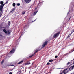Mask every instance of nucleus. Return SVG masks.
<instances>
[{
  "mask_svg": "<svg viewBox=\"0 0 74 74\" xmlns=\"http://www.w3.org/2000/svg\"><path fill=\"white\" fill-rule=\"evenodd\" d=\"M69 69V67H67V68L66 69H62V72H61V73L60 74H64V72H65L67 70H68V69Z\"/></svg>",
  "mask_w": 74,
  "mask_h": 74,
  "instance_id": "1",
  "label": "nucleus"
},
{
  "mask_svg": "<svg viewBox=\"0 0 74 74\" xmlns=\"http://www.w3.org/2000/svg\"><path fill=\"white\" fill-rule=\"evenodd\" d=\"M15 49H13L11 51L10 53H9L8 55H10L11 54V53H14L15 52Z\"/></svg>",
  "mask_w": 74,
  "mask_h": 74,
  "instance_id": "2",
  "label": "nucleus"
},
{
  "mask_svg": "<svg viewBox=\"0 0 74 74\" xmlns=\"http://www.w3.org/2000/svg\"><path fill=\"white\" fill-rule=\"evenodd\" d=\"M60 33V32H58L57 33H56V34H55L53 36L54 38H55L56 37H58V36H59V34Z\"/></svg>",
  "mask_w": 74,
  "mask_h": 74,
  "instance_id": "3",
  "label": "nucleus"
},
{
  "mask_svg": "<svg viewBox=\"0 0 74 74\" xmlns=\"http://www.w3.org/2000/svg\"><path fill=\"white\" fill-rule=\"evenodd\" d=\"M74 59H73L71 61V62H68L67 64V65H69V64H71V63H72V64H74Z\"/></svg>",
  "mask_w": 74,
  "mask_h": 74,
  "instance_id": "4",
  "label": "nucleus"
},
{
  "mask_svg": "<svg viewBox=\"0 0 74 74\" xmlns=\"http://www.w3.org/2000/svg\"><path fill=\"white\" fill-rule=\"evenodd\" d=\"M47 42H48V41H46L44 43L42 46V47H43V48H44V47H45V45H47Z\"/></svg>",
  "mask_w": 74,
  "mask_h": 74,
  "instance_id": "5",
  "label": "nucleus"
},
{
  "mask_svg": "<svg viewBox=\"0 0 74 74\" xmlns=\"http://www.w3.org/2000/svg\"><path fill=\"white\" fill-rule=\"evenodd\" d=\"M0 10L1 11L0 15V16H1V15H2V14H3V9L2 8H0Z\"/></svg>",
  "mask_w": 74,
  "mask_h": 74,
  "instance_id": "6",
  "label": "nucleus"
},
{
  "mask_svg": "<svg viewBox=\"0 0 74 74\" xmlns=\"http://www.w3.org/2000/svg\"><path fill=\"white\" fill-rule=\"evenodd\" d=\"M24 1H25V2L27 4L29 3L31 1V0H24Z\"/></svg>",
  "mask_w": 74,
  "mask_h": 74,
  "instance_id": "7",
  "label": "nucleus"
},
{
  "mask_svg": "<svg viewBox=\"0 0 74 74\" xmlns=\"http://www.w3.org/2000/svg\"><path fill=\"white\" fill-rule=\"evenodd\" d=\"M7 3L6 2L4 4H3V5H0V8H2V9L3 8V7H4V5L6 4H7Z\"/></svg>",
  "mask_w": 74,
  "mask_h": 74,
  "instance_id": "8",
  "label": "nucleus"
},
{
  "mask_svg": "<svg viewBox=\"0 0 74 74\" xmlns=\"http://www.w3.org/2000/svg\"><path fill=\"white\" fill-rule=\"evenodd\" d=\"M30 62H31V61L30 62V61H28L27 62V63H25V65H27V64H30Z\"/></svg>",
  "mask_w": 74,
  "mask_h": 74,
  "instance_id": "9",
  "label": "nucleus"
},
{
  "mask_svg": "<svg viewBox=\"0 0 74 74\" xmlns=\"http://www.w3.org/2000/svg\"><path fill=\"white\" fill-rule=\"evenodd\" d=\"M73 69H74V65L73 66L69 68V70H72Z\"/></svg>",
  "mask_w": 74,
  "mask_h": 74,
  "instance_id": "10",
  "label": "nucleus"
},
{
  "mask_svg": "<svg viewBox=\"0 0 74 74\" xmlns=\"http://www.w3.org/2000/svg\"><path fill=\"white\" fill-rule=\"evenodd\" d=\"M0 3L2 5H3V4H4V2L3 1H1L0 2Z\"/></svg>",
  "mask_w": 74,
  "mask_h": 74,
  "instance_id": "11",
  "label": "nucleus"
},
{
  "mask_svg": "<svg viewBox=\"0 0 74 74\" xmlns=\"http://www.w3.org/2000/svg\"><path fill=\"white\" fill-rule=\"evenodd\" d=\"M21 73V71L20 70L18 71V72H17V74H20Z\"/></svg>",
  "mask_w": 74,
  "mask_h": 74,
  "instance_id": "12",
  "label": "nucleus"
},
{
  "mask_svg": "<svg viewBox=\"0 0 74 74\" xmlns=\"http://www.w3.org/2000/svg\"><path fill=\"white\" fill-rule=\"evenodd\" d=\"M3 32H4V33H7V31L5 29H4L3 30Z\"/></svg>",
  "mask_w": 74,
  "mask_h": 74,
  "instance_id": "13",
  "label": "nucleus"
},
{
  "mask_svg": "<svg viewBox=\"0 0 74 74\" xmlns=\"http://www.w3.org/2000/svg\"><path fill=\"white\" fill-rule=\"evenodd\" d=\"M38 11H37L35 12H34V15H36V14H37V12Z\"/></svg>",
  "mask_w": 74,
  "mask_h": 74,
  "instance_id": "14",
  "label": "nucleus"
},
{
  "mask_svg": "<svg viewBox=\"0 0 74 74\" xmlns=\"http://www.w3.org/2000/svg\"><path fill=\"white\" fill-rule=\"evenodd\" d=\"M12 5H13V7H15V3H14Z\"/></svg>",
  "mask_w": 74,
  "mask_h": 74,
  "instance_id": "15",
  "label": "nucleus"
},
{
  "mask_svg": "<svg viewBox=\"0 0 74 74\" xmlns=\"http://www.w3.org/2000/svg\"><path fill=\"white\" fill-rule=\"evenodd\" d=\"M23 62V60L21 61L19 63H18V64H20V63H22V62Z\"/></svg>",
  "mask_w": 74,
  "mask_h": 74,
  "instance_id": "16",
  "label": "nucleus"
},
{
  "mask_svg": "<svg viewBox=\"0 0 74 74\" xmlns=\"http://www.w3.org/2000/svg\"><path fill=\"white\" fill-rule=\"evenodd\" d=\"M14 12V10H12L10 12L11 13H13Z\"/></svg>",
  "mask_w": 74,
  "mask_h": 74,
  "instance_id": "17",
  "label": "nucleus"
},
{
  "mask_svg": "<svg viewBox=\"0 0 74 74\" xmlns=\"http://www.w3.org/2000/svg\"><path fill=\"white\" fill-rule=\"evenodd\" d=\"M25 11H23L22 12V14L23 15H24L25 14Z\"/></svg>",
  "mask_w": 74,
  "mask_h": 74,
  "instance_id": "18",
  "label": "nucleus"
},
{
  "mask_svg": "<svg viewBox=\"0 0 74 74\" xmlns=\"http://www.w3.org/2000/svg\"><path fill=\"white\" fill-rule=\"evenodd\" d=\"M4 60H3L1 62V64H3V63H4Z\"/></svg>",
  "mask_w": 74,
  "mask_h": 74,
  "instance_id": "19",
  "label": "nucleus"
},
{
  "mask_svg": "<svg viewBox=\"0 0 74 74\" xmlns=\"http://www.w3.org/2000/svg\"><path fill=\"white\" fill-rule=\"evenodd\" d=\"M8 26H10V24H11V23H10V21H8Z\"/></svg>",
  "mask_w": 74,
  "mask_h": 74,
  "instance_id": "20",
  "label": "nucleus"
},
{
  "mask_svg": "<svg viewBox=\"0 0 74 74\" xmlns=\"http://www.w3.org/2000/svg\"><path fill=\"white\" fill-rule=\"evenodd\" d=\"M52 61H53V60H49V62H52Z\"/></svg>",
  "mask_w": 74,
  "mask_h": 74,
  "instance_id": "21",
  "label": "nucleus"
},
{
  "mask_svg": "<svg viewBox=\"0 0 74 74\" xmlns=\"http://www.w3.org/2000/svg\"><path fill=\"white\" fill-rule=\"evenodd\" d=\"M17 6H19V5H20V4L19 3H17Z\"/></svg>",
  "mask_w": 74,
  "mask_h": 74,
  "instance_id": "22",
  "label": "nucleus"
},
{
  "mask_svg": "<svg viewBox=\"0 0 74 74\" xmlns=\"http://www.w3.org/2000/svg\"><path fill=\"white\" fill-rule=\"evenodd\" d=\"M71 34H72V33L70 34H69V35H68V37H70V36H71Z\"/></svg>",
  "mask_w": 74,
  "mask_h": 74,
  "instance_id": "23",
  "label": "nucleus"
},
{
  "mask_svg": "<svg viewBox=\"0 0 74 74\" xmlns=\"http://www.w3.org/2000/svg\"><path fill=\"white\" fill-rule=\"evenodd\" d=\"M8 34H10V32L9 31H8L7 32V33Z\"/></svg>",
  "mask_w": 74,
  "mask_h": 74,
  "instance_id": "24",
  "label": "nucleus"
},
{
  "mask_svg": "<svg viewBox=\"0 0 74 74\" xmlns=\"http://www.w3.org/2000/svg\"><path fill=\"white\" fill-rule=\"evenodd\" d=\"M12 72H10L9 73V74H12Z\"/></svg>",
  "mask_w": 74,
  "mask_h": 74,
  "instance_id": "25",
  "label": "nucleus"
},
{
  "mask_svg": "<svg viewBox=\"0 0 74 74\" xmlns=\"http://www.w3.org/2000/svg\"><path fill=\"white\" fill-rule=\"evenodd\" d=\"M55 58H58V56H55Z\"/></svg>",
  "mask_w": 74,
  "mask_h": 74,
  "instance_id": "26",
  "label": "nucleus"
},
{
  "mask_svg": "<svg viewBox=\"0 0 74 74\" xmlns=\"http://www.w3.org/2000/svg\"><path fill=\"white\" fill-rule=\"evenodd\" d=\"M49 64H50V63L48 62V63H47V65H48Z\"/></svg>",
  "mask_w": 74,
  "mask_h": 74,
  "instance_id": "27",
  "label": "nucleus"
},
{
  "mask_svg": "<svg viewBox=\"0 0 74 74\" xmlns=\"http://www.w3.org/2000/svg\"><path fill=\"white\" fill-rule=\"evenodd\" d=\"M14 66V65H10V66Z\"/></svg>",
  "mask_w": 74,
  "mask_h": 74,
  "instance_id": "28",
  "label": "nucleus"
},
{
  "mask_svg": "<svg viewBox=\"0 0 74 74\" xmlns=\"http://www.w3.org/2000/svg\"><path fill=\"white\" fill-rule=\"evenodd\" d=\"M35 21H36V20H34V21H33V22H34Z\"/></svg>",
  "mask_w": 74,
  "mask_h": 74,
  "instance_id": "29",
  "label": "nucleus"
},
{
  "mask_svg": "<svg viewBox=\"0 0 74 74\" xmlns=\"http://www.w3.org/2000/svg\"><path fill=\"white\" fill-rule=\"evenodd\" d=\"M32 64H33V62H32Z\"/></svg>",
  "mask_w": 74,
  "mask_h": 74,
  "instance_id": "30",
  "label": "nucleus"
},
{
  "mask_svg": "<svg viewBox=\"0 0 74 74\" xmlns=\"http://www.w3.org/2000/svg\"><path fill=\"white\" fill-rule=\"evenodd\" d=\"M36 51H35V53H36Z\"/></svg>",
  "mask_w": 74,
  "mask_h": 74,
  "instance_id": "31",
  "label": "nucleus"
},
{
  "mask_svg": "<svg viewBox=\"0 0 74 74\" xmlns=\"http://www.w3.org/2000/svg\"><path fill=\"white\" fill-rule=\"evenodd\" d=\"M21 37V36H20V37Z\"/></svg>",
  "mask_w": 74,
  "mask_h": 74,
  "instance_id": "32",
  "label": "nucleus"
}]
</instances>
